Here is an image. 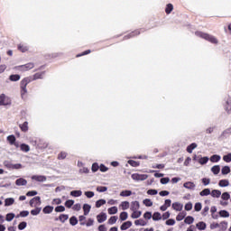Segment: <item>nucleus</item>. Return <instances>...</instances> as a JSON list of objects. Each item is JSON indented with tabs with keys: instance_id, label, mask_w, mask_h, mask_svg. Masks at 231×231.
Masks as SVG:
<instances>
[{
	"instance_id": "9b49d317",
	"label": "nucleus",
	"mask_w": 231,
	"mask_h": 231,
	"mask_svg": "<svg viewBox=\"0 0 231 231\" xmlns=\"http://www.w3.org/2000/svg\"><path fill=\"white\" fill-rule=\"evenodd\" d=\"M131 226H133V222L131 221H126L125 223H123L120 226L121 230H127L128 228H131Z\"/></svg>"
},
{
	"instance_id": "412c9836",
	"label": "nucleus",
	"mask_w": 231,
	"mask_h": 231,
	"mask_svg": "<svg viewBox=\"0 0 231 231\" xmlns=\"http://www.w3.org/2000/svg\"><path fill=\"white\" fill-rule=\"evenodd\" d=\"M84 216H88L91 210V206L89 204L83 205Z\"/></svg>"
},
{
	"instance_id": "ddd939ff",
	"label": "nucleus",
	"mask_w": 231,
	"mask_h": 231,
	"mask_svg": "<svg viewBox=\"0 0 231 231\" xmlns=\"http://www.w3.org/2000/svg\"><path fill=\"white\" fill-rule=\"evenodd\" d=\"M15 203V199L14 198H7L5 199V207H12Z\"/></svg>"
},
{
	"instance_id": "864d4df0",
	"label": "nucleus",
	"mask_w": 231,
	"mask_h": 231,
	"mask_svg": "<svg viewBox=\"0 0 231 231\" xmlns=\"http://www.w3.org/2000/svg\"><path fill=\"white\" fill-rule=\"evenodd\" d=\"M219 226H221L222 231H225L228 228V222L223 221L220 223Z\"/></svg>"
},
{
	"instance_id": "8fccbe9b",
	"label": "nucleus",
	"mask_w": 231,
	"mask_h": 231,
	"mask_svg": "<svg viewBox=\"0 0 231 231\" xmlns=\"http://www.w3.org/2000/svg\"><path fill=\"white\" fill-rule=\"evenodd\" d=\"M128 164L131 165L132 167H140V162L134 160H129Z\"/></svg>"
},
{
	"instance_id": "13d9d810",
	"label": "nucleus",
	"mask_w": 231,
	"mask_h": 231,
	"mask_svg": "<svg viewBox=\"0 0 231 231\" xmlns=\"http://www.w3.org/2000/svg\"><path fill=\"white\" fill-rule=\"evenodd\" d=\"M143 205H145V207H152V202L151 201V199H145L143 201Z\"/></svg>"
},
{
	"instance_id": "9d476101",
	"label": "nucleus",
	"mask_w": 231,
	"mask_h": 231,
	"mask_svg": "<svg viewBox=\"0 0 231 231\" xmlns=\"http://www.w3.org/2000/svg\"><path fill=\"white\" fill-rule=\"evenodd\" d=\"M97 219L98 223H104L107 219V215L106 213H100L97 216Z\"/></svg>"
},
{
	"instance_id": "4468645a",
	"label": "nucleus",
	"mask_w": 231,
	"mask_h": 231,
	"mask_svg": "<svg viewBox=\"0 0 231 231\" xmlns=\"http://www.w3.org/2000/svg\"><path fill=\"white\" fill-rule=\"evenodd\" d=\"M18 187H23L28 183V181L23 178L17 179L15 181Z\"/></svg>"
},
{
	"instance_id": "ea45409f",
	"label": "nucleus",
	"mask_w": 231,
	"mask_h": 231,
	"mask_svg": "<svg viewBox=\"0 0 231 231\" xmlns=\"http://www.w3.org/2000/svg\"><path fill=\"white\" fill-rule=\"evenodd\" d=\"M7 142H9L10 145H14L15 143V135H8Z\"/></svg>"
},
{
	"instance_id": "4c0bfd02",
	"label": "nucleus",
	"mask_w": 231,
	"mask_h": 231,
	"mask_svg": "<svg viewBox=\"0 0 231 231\" xmlns=\"http://www.w3.org/2000/svg\"><path fill=\"white\" fill-rule=\"evenodd\" d=\"M185 216H187V213H185V212L180 213L176 217L177 221H183V219H185Z\"/></svg>"
},
{
	"instance_id": "c85d7f7f",
	"label": "nucleus",
	"mask_w": 231,
	"mask_h": 231,
	"mask_svg": "<svg viewBox=\"0 0 231 231\" xmlns=\"http://www.w3.org/2000/svg\"><path fill=\"white\" fill-rule=\"evenodd\" d=\"M134 225H136L137 226H145V225H147V223L145 222V220L140 218L138 220L134 221Z\"/></svg>"
},
{
	"instance_id": "7ed1b4c3",
	"label": "nucleus",
	"mask_w": 231,
	"mask_h": 231,
	"mask_svg": "<svg viewBox=\"0 0 231 231\" xmlns=\"http://www.w3.org/2000/svg\"><path fill=\"white\" fill-rule=\"evenodd\" d=\"M34 66L33 63H26L25 65H20L15 68L19 71H30V69H33Z\"/></svg>"
},
{
	"instance_id": "c03bdc74",
	"label": "nucleus",
	"mask_w": 231,
	"mask_h": 231,
	"mask_svg": "<svg viewBox=\"0 0 231 231\" xmlns=\"http://www.w3.org/2000/svg\"><path fill=\"white\" fill-rule=\"evenodd\" d=\"M116 221H118V217H116V216L111 217L108 219V225H115V223H116Z\"/></svg>"
},
{
	"instance_id": "774afa93",
	"label": "nucleus",
	"mask_w": 231,
	"mask_h": 231,
	"mask_svg": "<svg viewBox=\"0 0 231 231\" xmlns=\"http://www.w3.org/2000/svg\"><path fill=\"white\" fill-rule=\"evenodd\" d=\"M66 210V208L64 206H58L55 208V212H64Z\"/></svg>"
},
{
	"instance_id": "680f3d73",
	"label": "nucleus",
	"mask_w": 231,
	"mask_h": 231,
	"mask_svg": "<svg viewBox=\"0 0 231 231\" xmlns=\"http://www.w3.org/2000/svg\"><path fill=\"white\" fill-rule=\"evenodd\" d=\"M136 35H140V32L138 31H135V32L130 33L129 35L125 36V39H131V37H134Z\"/></svg>"
},
{
	"instance_id": "3c124183",
	"label": "nucleus",
	"mask_w": 231,
	"mask_h": 231,
	"mask_svg": "<svg viewBox=\"0 0 231 231\" xmlns=\"http://www.w3.org/2000/svg\"><path fill=\"white\" fill-rule=\"evenodd\" d=\"M102 205H106V199H99L96 202L97 208H100Z\"/></svg>"
},
{
	"instance_id": "473e14b6",
	"label": "nucleus",
	"mask_w": 231,
	"mask_h": 231,
	"mask_svg": "<svg viewBox=\"0 0 231 231\" xmlns=\"http://www.w3.org/2000/svg\"><path fill=\"white\" fill-rule=\"evenodd\" d=\"M211 192H210V189L207 188L204 189L202 191L199 192V196H210Z\"/></svg>"
},
{
	"instance_id": "603ef678",
	"label": "nucleus",
	"mask_w": 231,
	"mask_h": 231,
	"mask_svg": "<svg viewBox=\"0 0 231 231\" xmlns=\"http://www.w3.org/2000/svg\"><path fill=\"white\" fill-rule=\"evenodd\" d=\"M208 162V157H201L199 160V163H200V165H205Z\"/></svg>"
},
{
	"instance_id": "09e8293b",
	"label": "nucleus",
	"mask_w": 231,
	"mask_h": 231,
	"mask_svg": "<svg viewBox=\"0 0 231 231\" xmlns=\"http://www.w3.org/2000/svg\"><path fill=\"white\" fill-rule=\"evenodd\" d=\"M221 199H222L224 201H228V199H230V193H228V192H224V193L221 195Z\"/></svg>"
},
{
	"instance_id": "f8f14e48",
	"label": "nucleus",
	"mask_w": 231,
	"mask_h": 231,
	"mask_svg": "<svg viewBox=\"0 0 231 231\" xmlns=\"http://www.w3.org/2000/svg\"><path fill=\"white\" fill-rule=\"evenodd\" d=\"M173 210H177L178 212H180V210H183V205L179 202H175L172 204Z\"/></svg>"
},
{
	"instance_id": "cd10ccee",
	"label": "nucleus",
	"mask_w": 231,
	"mask_h": 231,
	"mask_svg": "<svg viewBox=\"0 0 231 231\" xmlns=\"http://www.w3.org/2000/svg\"><path fill=\"white\" fill-rule=\"evenodd\" d=\"M70 196H73L74 198H80V196H82V190H72L70 192Z\"/></svg>"
},
{
	"instance_id": "6ab92c4d",
	"label": "nucleus",
	"mask_w": 231,
	"mask_h": 231,
	"mask_svg": "<svg viewBox=\"0 0 231 231\" xmlns=\"http://www.w3.org/2000/svg\"><path fill=\"white\" fill-rule=\"evenodd\" d=\"M139 208H140V202L138 201L132 202L130 210H138Z\"/></svg>"
},
{
	"instance_id": "a19ab883",
	"label": "nucleus",
	"mask_w": 231,
	"mask_h": 231,
	"mask_svg": "<svg viewBox=\"0 0 231 231\" xmlns=\"http://www.w3.org/2000/svg\"><path fill=\"white\" fill-rule=\"evenodd\" d=\"M172 10H174V6L172 5V4H168L166 5V9L165 12L167 14H171V12H172Z\"/></svg>"
},
{
	"instance_id": "69168bd1",
	"label": "nucleus",
	"mask_w": 231,
	"mask_h": 231,
	"mask_svg": "<svg viewBox=\"0 0 231 231\" xmlns=\"http://www.w3.org/2000/svg\"><path fill=\"white\" fill-rule=\"evenodd\" d=\"M98 169H100V166H98V163L94 162L92 164V172H97V171H98Z\"/></svg>"
},
{
	"instance_id": "052dcab7",
	"label": "nucleus",
	"mask_w": 231,
	"mask_h": 231,
	"mask_svg": "<svg viewBox=\"0 0 231 231\" xmlns=\"http://www.w3.org/2000/svg\"><path fill=\"white\" fill-rule=\"evenodd\" d=\"M97 192H106V191H107V187H106V186H98L97 188Z\"/></svg>"
},
{
	"instance_id": "2f4dec72",
	"label": "nucleus",
	"mask_w": 231,
	"mask_h": 231,
	"mask_svg": "<svg viewBox=\"0 0 231 231\" xmlns=\"http://www.w3.org/2000/svg\"><path fill=\"white\" fill-rule=\"evenodd\" d=\"M221 171V167L219 165H215L211 168V171L213 172V174L217 175L218 172H220Z\"/></svg>"
},
{
	"instance_id": "a878e982",
	"label": "nucleus",
	"mask_w": 231,
	"mask_h": 231,
	"mask_svg": "<svg viewBox=\"0 0 231 231\" xmlns=\"http://www.w3.org/2000/svg\"><path fill=\"white\" fill-rule=\"evenodd\" d=\"M219 160H221V156L217 155V154L212 155L210 157V162H212V163H217V162H219Z\"/></svg>"
},
{
	"instance_id": "6e6552de",
	"label": "nucleus",
	"mask_w": 231,
	"mask_h": 231,
	"mask_svg": "<svg viewBox=\"0 0 231 231\" xmlns=\"http://www.w3.org/2000/svg\"><path fill=\"white\" fill-rule=\"evenodd\" d=\"M44 71L42 72H37L35 73L32 78H31L32 80H39L44 79Z\"/></svg>"
},
{
	"instance_id": "e433bc0d",
	"label": "nucleus",
	"mask_w": 231,
	"mask_h": 231,
	"mask_svg": "<svg viewBox=\"0 0 231 231\" xmlns=\"http://www.w3.org/2000/svg\"><path fill=\"white\" fill-rule=\"evenodd\" d=\"M28 216H30V211H28V210H23V211H22V212H20V214L19 215H17V217H28Z\"/></svg>"
},
{
	"instance_id": "39448f33",
	"label": "nucleus",
	"mask_w": 231,
	"mask_h": 231,
	"mask_svg": "<svg viewBox=\"0 0 231 231\" xmlns=\"http://www.w3.org/2000/svg\"><path fill=\"white\" fill-rule=\"evenodd\" d=\"M30 207L39 208L41 205V197H34L30 200Z\"/></svg>"
},
{
	"instance_id": "72a5a7b5",
	"label": "nucleus",
	"mask_w": 231,
	"mask_h": 231,
	"mask_svg": "<svg viewBox=\"0 0 231 231\" xmlns=\"http://www.w3.org/2000/svg\"><path fill=\"white\" fill-rule=\"evenodd\" d=\"M41 210H42V208H36L31 210V214H32V216H39V214H41Z\"/></svg>"
},
{
	"instance_id": "20e7f679",
	"label": "nucleus",
	"mask_w": 231,
	"mask_h": 231,
	"mask_svg": "<svg viewBox=\"0 0 231 231\" xmlns=\"http://www.w3.org/2000/svg\"><path fill=\"white\" fill-rule=\"evenodd\" d=\"M12 104V100L5 94L0 95V106H10Z\"/></svg>"
},
{
	"instance_id": "a211bd4d",
	"label": "nucleus",
	"mask_w": 231,
	"mask_h": 231,
	"mask_svg": "<svg viewBox=\"0 0 231 231\" xmlns=\"http://www.w3.org/2000/svg\"><path fill=\"white\" fill-rule=\"evenodd\" d=\"M9 79L11 82H17L18 80H21V76L18 74H13L9 77Z\"/></svg>"
},
{
	"instance_id": "1a4fd4ad",
	"label": "nucleus",
	"mask_w": 231,
	"mask_h": 231,
	"mask_svg": "<svg viewBox=\"0 0 231 231\" xmlns=\"http://www.w3.org/2000/svg\"><path fill=\"white\" fill-rule=\"evenodd\" d=\"M183 187L189 190H194V189H196V184L192 181H188L183 184Z\"/></svg>"
},
{
	"instance_id": "e2e57ef3",
	"label": "nucleus",
	"mask_w": 231,
	"mask_h": 231,
	"mask_svg": "<svg viewBox=\"0 0 231 231\" xmlns=\"http://www.w3.org/2000/svg\"><path fill=\"white\" fill-rule=\"evenodd\" d=\"M201 208H202L201 203L200 202H197L195 204V207H194L195 211L196 212H199L201 210Z\"/></svg>"
},
{
	"instance_id": "2eb2a0df",
	"label": "nucleus",
	"mask_w": 231,
	"mask_h": 231,
	"mask_svg": "<svg viewBox=\"0 0 231 231\" xmlns=\"http://www.w3.org/2000/svg\"><path fill=\"white\" fill-rule=\"evenodd\" d=\"M132 215L131 217L133 219H138V217H140V216H142V211H138V209L135 210H132Z\"/></svg>"
},
{
	"instance_id": "4be33fe9",
	"label": "nucleus",
	"mask_w": 231,
	"mask_h": 231,
	"mask_svg": "<svg viewBox=\"0 0 231 231\" xmlns=\"http://www.w3.org/2000/svg\"><path fill=\"white\" fill-rule=\"evenodd\" d=\"M198 147V144L196 143H192L187 147V152H189V154H192V151Z\"/></svg>"
},
{
	"instance_id": "de8ad7c7",
	"label": "nucleus",
	"mask_w": 231,
	"mask_h": 231,
	"mask_svg": "<svg viewBox=\"0 0 231 231\" xmlns=\"http://www.w3.org/2000/svg\"><path fill=\"white\" fill-rule=\"evenodd\" d=\"M68 156V152H61L58 155V160H66V157Z\"/></svg>"
},
{
	"instance_id": "58836bf2",
	"label": "nucleus",
	"mask_w": 231,
	"mask_h": 231,
	"mask_svg": "<svg viewBox=\"0 0 231 231\" xmlns=\"http://www.w3.org/2000/svg\"><path fill=\"white\" fill-rule=\"evenodd\" d=\"M79 223V219H77V217H71L69 218V224L72 226H75V225H78Z\"/></svg>"
},
{
	"instance_id": "f257e3e1",
	"label": "nucleus",
	"mask_w": 231,
	"mask_h": 231,
	"mask_svg": "<svg viewBox=\"0 0 231 231\" xmlns=\"http://www.w3.org/2000/svg\"><path fill=\"white\" fill-rule=\"evenodd\" d=\"M195 35H197V37H200V39H205V41H208L212 44H217L219 42L217 37L210 35L208 33L197 32H195Z\"/></svg>"
},
{
	"instance_id": "c9c22d12",
	"label": "nucleus",
	"mask_w": 231,
	"mask_h": 231,
	"mask_svg": "<svg viewBox=\"0 0 231 231\" xmlns=\"http://www.w3.org/2000/svg\"><path fill=\"white\" fill-rule=\"evenodd\" d=\"M127 217H129V215L127 214V212L123 211L121 212L119 218L121 221H125V219H127Z\"/></svg>"
},
{
	"instance_id": "338daca9",
	"label": "nucleus",
	"mask_w": 231,
	"mask_h": 231,
	"mask_svg": "<svg viewBox=\"0 0 231 231\" xmlns=\"http://www.w3.org/2000/svg\"><path fill=\"white\" fill-rule=\"evenodd\" d=\"M18 50H20V51H22L23 53H24L25 51H28V48L24 45H18Z\"/></svg>"
},
{
	"instance_id": "423d86ee",
	"label": "nucleus",
	"mask_w": 231,
	"mask_h": 231,
	"mask_svg": "<svg viewBox=\"0 0 231 231\" xmlns=\"http://www.w3.org/2000/svg\"><path fill=\"white\" fill-rule=\"evenodd\" d=\"M224 109L227 115H231V99H227L224 105Z\"/></svg>"
},
{
	"instance_id": "bf43d9fd",
	"label": "nucleus",
	"mask_w": 231,
	"mask_h": 231,
	"mask_svg": "<svg viewBox=\"0 0 231 231\" xmlns=\"http://www.w3.org/2000/svg\"><path fill=\"white\" fill-rule=\"evenodd\" d=\"M15 217V214L14 213H9L6 215L5 219L6 221H12Z\"/></svg>"
},
{
	"instance_id": "f3484780",
	"label": "nucleus",
	"mask_w": 231,
	"mask_h": 231,
	"mask_svg": "<svg viewBox=\"0 0 231 231\" xmlns=\"http://www.w3.org/2000/svg\"><path fill=\"white\" fill-rule=\"evenodd\" d=\"M19 127L23 133H28V122L25 121L23 124L19 125Z\"/></svg>"
},
{
	"instance_id": "37998d69",
	"label": "nucleus",
	"mask_w": 231,
	"mask_h": 231,
	"mask_svg": "<svg viewBox=\"0 0 231 231\" xmlns=\"http://www.w3.org/2000/svg\"><path fill=\"white\" fill-rule=\"evenodd\" d=\"M219 216L221 217H230V213H228V211H226V210H220Z\"/></svg>"
},
{
	"instance_id": "f704fd0d",
	"label": "nucleus",
	"mask_w": 231,
	"mask_h": 231,
	"mask_svg": "<svg viewBox=\"0 0 231 231\" xmlns=\"http://www.w3.org/2000/svg\"><path fill=\"white\" fill-rule=\"evenodd\" d=\"M184 223H186V225H192L194 223V218L190 216H188L185 219H184Z\"/></svg>"
},
{
	"instance_id": "5701e85b",
	"label": "nucleus",
	"mask_w": 231,
	"mask_h": 231,
	"mask_svg": "<svg viewBox=\"0 0 231 231\" xmlns=\"http://www.w3.org/2000/svg\"><path fill=\"white\" fill-rule=\"evenodd\" d=\"M20 149H21V151H23V152H30V145H28L26 143H22L20 145Z\"/></svg>"
},
{
	"instance_id": "79ce46f5",
	"label": "nucleus",
	"mask_w": 231,
	"mask_h": 231,
	"mask_svg": "<svg viewBox=\"0 0 231 231\" xmlns=\"http://www.w3.org/2000/svg\"><path fill=\"white\" fill-rule=\"evenodd\" d=\"M118 212V208L116 207H112L108 208V214H110V216H113V214H116Z\"/></svg>"
},
{
	"instance_id": "c756f323",
	"label": "nucleus",
	"mask_w": 231,
	"mask_h": 231,
	"mask_svg": "<svg viewBox=\"0 0 231 231\" xmlns=\"http://www.w3.org/2000/svg\"><path fill=\"white\" fill-rule=\"evenodd\" d=\"M152 217L153 221H160L162 219V214L160 212H155Z\"/></svg>"
},
{
	"instance_id": "b1692460",
	"label": "nucleus",
	"mask_w": 231,
	"mask_h": 231,
	"mask_svg": "<svg viewBox=\"0 0 231 231\" xmlns=\"http://www.w3.org/2000/svg\"><path fill=\"white\" fill-rule=\"evenodd\" d=\"M210 194H211L212 198H220L221 197V190L213 189Z\"/></svg>"
},
{
	"instance_id": "6e6d98bb",
	"label": "nucleus",
	"mask_w": 231,
	"mask_h": 231,
	"mask_svg": "<svg viewBox=\"0 0 231 231\" xmlns=\"http://www.w3.org/2000/svg\"><path fill=\"white\" fill-rule=\"evenodd\" d=\"M230 134H231V125L222 133V136H230Z\"/></svg>"
},
{
	"instance_id": "0eeeda50",
	"label": "nucleus",
	"mask_w": 231,
	"mask_h": 231,
	"mask_svg": "<svg viewBox=\"0 0 231 231\" xmlns=\"http://www.w3.org/2000/svg\"><path fill=\"white\" fill-rule=\"evenodd\" d=\"M32 180H34L35 181L44 182L46 181L47 178L44 175H33L32 177Z\"/></svg>"
},
{
	"instance_id": "aec40b11",
	"label": "nucleus",
	"mask_w": 231,
	"mask_h": 231,
	"mask_svg": "<svg viewBox=\"0 0 231 231\" xmlns=\"http://www.w3.org/2000/svg\"><path fill=\"white\" fill-rule=\"evenodd\" d=\"M43 214H51L53 212V207L52 206H46L42 209Z\"/></svg>"
},
{
	"instance_id": "393cba45",
	"label": "nucleus",
	"mask_w": 231,
	"mask_h": 231,
	"mask_svg": "<svg viewBox=\"0 0 231 231\" xmlns=\"http://www.w3.org/2000/svg\"><path fill=\"white\" fill-rule=\"evenodd\" d=\"M230 185V181L228 180H220L218 182L219 187H228Z\"/></svg>"
},
{
	"instance_id": "4d7b16f0",
	"label": "nucleus",
	"mask_w": 231,
	"mask_h": 231,
	"mask_svg": "<svg viewBox=\"0 0 231 231\" xmlns=\"http://www.w3.org/2000/svg\"><path fill=\"white\" fill-rule=\"evenodd\" d=\"M223 160H224V162H226V163H230V162H231V153L224 155Z\"/></svg>"
},
{
	"instance_id": "bb28decb",
	"label": "nucleus",
	"mask_w": 231,
	"mask_h": 231,
	"mask_svg": "<svg viewBox=\"0 0 231 231\" xmlns=\"http://www.w3.org/2000/svg\"><path fill=\"white\" fill-rule=\"evenodd\" d=\"M69 218V216L66 215V214H61L60 215L59 217V220L61 222V223H66V221H68V219Z\"/></svg>"
},
{
	"instance_id": "49530a36",
	"label": "nucleus",
	"mask_w": 231,
	"mask_h": 231,
	"mask_svg": "<svg viewBox=\"0 0 231 231\" xmlns=\"http://www.w3.org/2000/svg\"><path fill=\"white\" fill-rule=\"evenodd\" d=\"M221 172L224 175L230 174V167L229 166H224L221 170Z\"/></svg>"
},
{
	"instance_id": "7c9ffc66",
	"label": "nucleus",
	"mask_w": 231,
	"mask_h": 231,
	"mask_svg": "<svg viewBox=\"0 0 231 231\" xmlns=\"http://www.w3.org/2000/svg\"><path fill=\"white\" fill-rule=\"evenodd\" d=\"M131 194H133V191H131V190H123L120 192V196L122 198H127V197L131 196Z\"/></svg>"
},
{
	"instance_id": "dca6fc26",
	"label": "nucleus",
	"mask_w": 231,
	"mask_h": 231,
	"mask_svg": "<svg viewBox=\"0 0 231 231\" xmlns=\"http://www.w3.org/2000/svg\"><path fill=\"white\" fill-rule=\"evenodd\" d=\"M196 226H197L198 230H206L207 223L200 221V222L197 223Z\"/></svg>"
},
{
	"instance_id": "5fc2aeb1",
	"label": "nucleus",
	"mask_w": 231,
	"mask_h": 231,
	"mask_svg": "<svg viewBox=\"0 0 231 231\" xmlns=\"http://www.w3.org/2000/svg\"><path fill=\"white\" fill-rule=\"evenodd\" d=\"M122 207L123 210H127L129 208V202L128 201H123L120 205Z\"/></svg>"
},
{
	"instance_id": "a18cd8bd",
	"label": "nucleus",
	"mask_w": 231,
	"mask_h": 231,
	"mask_svg": "<svg viewBox=\"0 0 231 231\" xmlns=\"http://www.w3.org/2000/svg\"><path fill=\"white\" fill-rule=\"evenodd\" d=\"M74 204H75V200L69 199L65 202V207H67V208H71V207H73Z\"/></svg>"
},
{
	"instance_id": "f03ea898",
	"label": "nucleus",
	"mask_w": 231,
	"mask_h": 231,
	"mask_svg": "<svg viewBox=\"0 0 231 231\" xmlns=\"http://www.w3.org/2000/svg\"><path fill=\"white\" fill-rule=\"evenodd\" d=\"M32 82V78H24L20 82V89H21V97L22 98H24L26 93H28V88L26 87Z\"/></svg>"
},
{
	"instance_id": "0e129e2a",
	"label": "nucleus",
	"mask_w": 231,
	"mask_h": 231,
	"mask_svg": "<svg viewBox=\"0 0 231 231\" xmlns=\"http://www.w3.org/2000/svg\"><path fill=\"white\" fill-rule=\"evenodd\" d=\"M28 226V224L26 222H21L19 225H18V228L20 230H24V228H26V226Z\"/></svg>"
}]
</instances>
